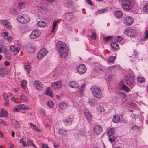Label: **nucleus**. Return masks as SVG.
<instances>
[{
  "label": "nucleus",
  "mask_w": 148,
  "mask_h": 148,
  "mask_svg": "<svg viewBox=\"0 0 148 148\" xmlns=\"http://www.w3.org/2000/svg\"><path fill=\"white\" fill-rule=\"evenodd\" d=\"M57 47L61 58H64L68 54V49L65 43L63 41H59L57 43Z\"/></svg>",
  "instance_id": "1"
},
{
  "label": "nucleus",
  "mask_w": 148,
  "mask_h": 148,
  "mask_svg": "<svg viewBox=\"0 0 148 148\" xmlns=\"http://www.w3.org/2000/svg\"><path fill=\"white\" fill-rule=\"evenodd\" d=\"M90 89L95 97L99 99L102 98V93L99 87L94 86H92Z\"/></svg>",
  "instance_id": "2"
},
{
  "label": "nucleus",
  "mask_w": 148,
  "mask_h": 148,
  "mask_svg": "<svg viewBox=\"0 0 148 148\" xmlns=\"http://www.w3.org/2000/svg\"><path fill=\"white\" fill-rule=\"evenodd\" d=\"M121 5L123 9L127 11L131 9L133 6L132 0H121Z\"/></svg>",
  "instance_id": "3"
},
{
  "label": "nucleus",
  "mask_w": 148,
  "mask_h": 148,
  "mask_svg": "<svg viewBox=\"0 0 148 148\" xmlns=\"http://www.w3.org/2000/svg\"><path fill=\"white\" fill-rule=\"evenodd\" d=\"M30 18L27 15L22 14L18 16L17 18V20L20 23L26 24L30 21Z\"/></svg>",
  "instance_id": "4"
},
{
  "label": "nucleus",
  "mask_w": 148,
  "mask_h": 148,
  "mask_svg": "<svg viewBox=\"0 0 148 148\" xmlns=\"http://www.w3.org/2000/svg\"><path fill=\"white\" fill-rule=\"evenodd\" d=\"M127 84L133 87L134 86V78L130 75H126L125 78Z\"/></svg>",
  "instance_id": "5"
},
{
  "label": "nucleus",
  "mask_w": 148,
  "mask_h": 148,
  "mask_svg": "<svg viewBox=\"0 0 148 148\" xmlns=\"http://www.w3.org/2000/svg\"><path fill=\"white\" fill-rule=\"evenodd\" d=\"M102 131V127L99 125H95L93 128V133L97 135H98L100 134Z\"/></svg>",
  "instance_id": "6"
},
{
  "label": "nucleus",
  "mask_w": 148,
  "mask_h": 148,
  "mask_svg": "<svg viewBox=\"0 0 148 148\" xmlns=\"http://www.w3.org/2000/svg\"><path fill=\"white\" fill-rule=\"evenodd\" d=\"M77 70L79 73L82 75L85 73L86 71V68L84 64H82L77 66Z\"/></svg>",
  "instance_id": "7"
},
{
  "label": "nucleus",
  "mask_w": 148,
  "mask_h": 148,
  "mask_svg": "<svg viewBox=\"0 0 148 148\" xmlns=\"http://www.w3.org/2000/svg\"><path fill=\"white\" fill-rule=\"evenodd\" d=\"M124 34L128 36L133 37L135 36L136 32L133 29H130L125 30Z\"/></svg>",
  "instance_id": "8"
},
{
  "label": "nucleus",
  "mask_w": 148,
  "mask_h": 148,
  "mask_svg": "<svg viewBox=\"0 0 148 148\" xmlns=\"http://www.w3.org/2000/svg\"><path fill=\"white\" fill-rule=\"evenodd\" d=\"M47 50L45 48H42L38 53L37 57L39 59H41L44 56H46L47 53Z\"/></svg>",
  "instance_id": "9"
},
{
  "label": "nucleus",
  "mask_w": 148,
  "mask_h": 148,
  "mask_svg": "<svg viewBox=\"0 0 148 148\" xmlns=\"http://www.w3.org/2000/svg\"><path fill=\"white\" fill-rule=\"evenodd\" d=\"M34 87L38 90H40L43 88V85L38 80H35L33 82Z\"/></svg>",
  "instance_id": "10"
},
{
  "label": "nucleus",
  "mask_w": 148,
  "mask_h": 148,
  "mask_svg": "<svg viewBox=\"0 0 148 148\" xmlns=\"http://www.w3.org/2000/svg\"><path fill=\"white\" fill-rule=\"evenodd\" d=\"M134 19L131 17L128 16L125 18L124 22L125 24L128 26L131 25L133 23Z\"/></svg>",
  "instance_id": "11"
},
{
  "label": "nucleus",
  "mask_w": 148,
  "mask_h": 148,
  "mask_svg": "<svg viewBox=\"0 0 148 148\" xmlns=\"http://www.w3.org/2000/svg\"><path fill=\"white\" fill-rule=\"evenodd\" d=\"M118 87L120 90L125 91L126 92H128L130 89L129 88L124 84L122 82H121L119 83Z\"/></svg>",
  "instance_id": "12"
},
{
  "label": "nucleus",
  "mask_w": 148,
  "mask_h": 148,
  "mask_svg": "<svg viewBox=\"0 0 148 148\" xmlns=\"http://www.w3.org/2000/svg\"><path fill=\"white\" fill-rule=\"evenodd\" d=\"M51 86L54 89L60 88L62 86V84L60 81L54 82L51 84Z\"/></svg>",
  "instance_id": "13"
},
{
  "label": "nucleus",
  "mask_w": 148,
  "mask_h": 148,
  "mask_svg": "<svg viewBox=\"0 0 148 148\" xmlns=\"http://www.w3.org/2000/svg\"><path fill=\"white\" fill-rule=\"evenodd\" d=\"M40 34V32L38 30H35L32 32L29 37L31 39H34L37 38Z\"/></svg>",
  "instance_id": "14"
},
{
  "label": "nucleus",
  "mask_w": 148,
  "mask_h": 148,
  "mask_svg": "<svg viewBox=\"0 0 148 148\" xmlns=\"http://www.w3.org/2000/svg\"><path fill=\"white\" fill-rule=\"evenodd\" d=\"M117 95L122 99V102H125L127 100V97L124 93L119 92L117 93Z\"/></svg>",
  "instance_id": "15"
},
{
  "label": "nucleus",
  "mask_w": 148,
  "mask_h": 148,
  "mask_svg": "<svg viewBox=\"0 0 148 148\" xmlns=\"http://www.w3.org/2000/svg\"><path fill=\"white\" fill-rule=\"evenodd\" d=\"M68 86L71 88H77L79 87L78 83L75 81H70L68 84Z\"/></svg>",
  "instance_id": "16"
},
{
  "label": "nucleus",
  "mask_w": 148,
  "mask_h": 148,
  "mask_svg": "<svg viewBox=\"0 0 148 148\" xmlns=\"http://www.w3.org/2000/svg\"><path fill=\"white\" fill-rule=\"evenodd\" d=\"M27 50L29 53H33L35 51V48L34 46L29 44L27 45Z\"/></svg>",
  "instance_id": "17"
},
{
  "label": "nucleus",
  "mask_w": 148,
  "mask_h": 148,
  "mask_svg": "<svg viewBox=\"0 0 148 148\" xmlns=\"http://www.w3.org/2000/svg\"><path fill=\"white\" fill-rule=\"evenodd\" d=\"M11 122L16 128H18L20 127V125L19 122L15 119H11Z\"/></svg>",
  "instance_id": "18"
},
{
  "label": "nucleus",
  "mask_w": 148,
  "mask_h": 148,
  "mask_svg": "<svg viewBox=\"0 0 148 148\" xmlns=\"http://www.w3.org/2000/svg\"><path fill=\"white\" fill-rule=\"evenodd\" d=\"M65 18L68 20H70L73 17V12L66 13Z\"/></svg>",
  "instance_id": "19"
},
{
  "label": "nucleus",
  "mask_w": 148,
  "mask_h": 148,
  "mask_svg": "<svg viewBox=\"0 0 148 148\" xmlns=\"http://www.w3.org/2000/svg\"><path fill=\"white\" fill-rule=\"evenodd\" d=\"M8 71L4 68H0V75L2 76L7 75L8 74Z\"/></svg>",
  "instance_id": "20"
},
{
  "label": "nucleus",
  "mask_w": 148,
  "mask_h": 148,
  "mask_svg": "<svg viewBox=\"0 0 148 148\" xmlns=\"http://www.w3.org/2000/svg\"><path fill=\"white\" fill-rule=\"evenodd\" d=\"M37 25L41 28H45L47 26L46 23L44 21H38L37 23Z\"/></svg>",
  "instance_id": "21"
},
{
  "label": "nucleus",
  "mask_w": 148,
  "mask_h": 148,
  "mask_svg": "<svg viewBox=\"0 0 148 148\" xmlns=\"http://www.w3.org/2000/svg\"><path fill=\"white\" fill-rule=\"evenodd\" d=\"M72 122V119L69 117L67 119L63 121L64 123L66 125H69L71 124Z\"/></svg>",
  "instance_id": "22"
},
{
  "label": "nucleus",
  "mask_w": 148,
  "mask_h": 148,
  "mask_svg": "<svg viewBox=\"0 0 148 148\" xmlns=\"http://www.w3.org/2000/svg\"><path fill=\"white\" fill-rule=\"evenodd\" d=\"M115 130L114 128H110L107 131V134L108 136H114L115 134Z\"/></svg>",
  "instance_id": "23"
},
{
  "label": "nucleus",
  "mask_w": 148,
  "mask_h": 148,
  "mask_svg": "<svg viewBox=\"0 0 148 148\" xmlns=\"http://www.w3.org/2000/svg\"><path fill=\"white\" fill-rule=\"evenodd\" d=\"M10 49L11 51L15 52L16 54L19 53L20 48L18 47L15 48L14 46H11L10 47Z\"/></svg>",
  "instance_id": "24"
},
{
  "label": "nucleus",
  "mask_w": 148,
  "mask_h": 148,
  "mask_svg": "<svg viewBox=\"0 0 148 148\" xmlns=\"http://www.w3.org/2000/svg\"><path fill=\"white\" fill-rule=\"evenodd\" d=\"M114 15L115 17L117 18H120L123 16V13L120 10H117L115 12Z\"/></svg>",
  "instance_id": "25"
},
{
  "label": "nucleus",
  "mask_w": 148,
  "mask_h": 148,
  "mask_svg": "<svg viewBox=\"0 0 148 148\" xmlns=\"http://www.w3.org/2000/svg\"><path fill=\"white\" fill-rule=\"evenodd\" d=\"M1 112L0 113V116L1 117H7L8 116V113L5 110H4L3 108H1Z\"/></svg>",
  "instance_id": "26"
},
{
  "label": "nucleus",
  "mask_w": 148,
  "mask_h": 148,
  "mask_svg": "<svg viewBox=\"0 0 148 148\" xmlns=\"http://www.w3.org/2000/svg\"><path fill=\"white\" fill-rule=\"evenodd\" d=\"M111 46L112 48L114 49L118 50L119 49V45L114 42H112L111 43Z\"/></svg>",
  "instance_id": "27"
},
{
  "label": "nucleus",
  "mask_w": 148,
  "mask_h": 148,
  "mask_svg": "<svg viewBox=\"0 0 148 148\" xmlns=\"http://www.w3.org/2000/svg\"><path fill=\"white\" fill-rule=\"evenodd\" d=\"M84 114L88 120L90 121L92 119V116L91 114L88 111H86L84 112Z\"/></svg>",
  "instance_id": "28"
},
{
  "label": "nucleus",
  "mask_w": 148,
  "mask_h": 148,
  "mask_svg": "<svg viewBox=\"0 0 148 148\" xmlns=\"http://www.w3.org/2000/svg\"><path fill=\"white\" fill-rule=\"evenodd\" d=\"M59 133L61 135H67V131L66 130H64L63 128H60L58 131Z\"/></svg>",
  "instance_id": "29"
},
{
  "label": "nucleus",
  "mask_w": 148,
  "mask_h": 148,
  "mask_svg": "<svg viewBox=\"0 0 148 148\" xmlns=\"http://www.w3.org/2000/svg\"><path fill=\"white\" fill-rule=\"evenodd\" d=\"M45 94L47 95H49L51 97H52V93L51 90V88L48 87L45 91Z\"/></svg>",
  "instance_id": "30"
},
{
  "label": "nucleus",
  "mask_w": 148,
  "mask_h": 148,
  "mask_svg": "<svg viewBox=\"0 0 148 148\" xmlns=\"http://www.w3.org/2000/svg\"><path fill=\"white\" fill-rule=\"evenodd\" d=\"M120 119L119 116L117 114H115L113 117L112 121L115 123H117L119 121Z\"/></svg>",
  "instance_id": "31"
},
{
  "label": "nucleus",
  "mask_w": 148,
  "mask_h": 148,
  "mask_svg": "<svg viewBox=\"0 0 148 148\" xmlns=\"http://www.w3.org/2000/svg\"><path fill=\"white\" fill-rule=\"evenodd\" d=\"M67 104L66 103L64 102H62L60 103L59 105L60 108L62 109H65L67 108Z\"/></svg>",
  "instance_id": "32"
},
{
  "label": "nucleus",
  "mask_w": 148,
  "mask_h": 148,
  "mask_svg": "<svg viewBox=\"0 0 148 148\" xmlns=\"http://www.w3.org/2000/svg\"><path fill=\"white\" fill-rule=\"evenodd\" d=\"M34 144V143L32 140L29 138H28L27 142H26V147H29L31 145L32 146Z\"/></svg>",
  "instance_id": "33"
},
{
  "label": "nucleus",
  "mask_w": 148,
  "mask_h": 148,
  "mask_svg": "<svg viewBox=\"0 0 148 148\" xmlns=\"http://www.w3.org/2000/svg\"><path fill=\"white\" fill-rule=\"evenodd\" d=\"M85 85L83 84L82 85L79 89V92L80 96H82L84 94V90L85 88Z\"/></svg>",
  "instance_id": "34"
},
{
  "label": "nucleus",
  "mask_w": 148,
  "mask_h": 148,
  "mask_svg": "<svg viewBox=\"0 0 148 148\" xmlns=\"http://www.w3.org/2000/svg\"><path fill=\"white\" fill-rule=\"evenodd\" d=\"M123 40L122 37L120 36H116L114 37V41L116 42H119Z\"/></svg>",
  "instance_id": "35"
},
{
  "label": "nucleus",
  "mask_w": 148,
  "mask_h": 148,
  "mask_svg": "<svg viewBox=\"0 0 148 148\" xmlns=\"http://www.w3.org/2000/svg\"><path fill=\"white\" fill-rule=\"evenodd\" d=\"M97 109L98 112H102L105 111L104 107L101 106H99L97 107Z\"/></svg>",
  "instance_id": "36"
},
{
  "label": "nucleus",
  "mask_w": 148,
  "mask_h": 148,
  "mask_svg": "<svg viewBox=\"0 0 148 148\" xmlns=\"http://www.w3.org/2000/svg\"><path fill=\"white\" fill-rule=\"evenodd\" d=\"M20 98L24 102H27L28 101V99L27 97L24 95H23L20 96Z\"/></svg>",
  "instance_id": "37"
},
{
  "label": "nucleus",
  "mask_w": 148,
  "mask_h": 148,
  "mask_svg": "<svg viewBox=\"0 0 148 148\" xmlns=\"http://www.w3.org/2000/svg\"><path fill=\"white\" fill-rule=\"evenodd\" d=\"M27 27L25 26L21 27L19 28V30L22 33H24L27 31Z\"/></svg>",
  "instance_id": "38"
},
{
  "label": "nucleus",
  "mask_w": 148,
  "mask_h": 148,
  "mask_svg": "<svg viewBox=\"0 0 148 148\" xmlns=\"http://www.w3.org/2000/svg\"><path fill=\"white\" fill-rule=\"evenodd\" d=\"M108 137V140L111 143L114 142L116 139V137L114 136H111Z\"/></svg>",
  "instance_id": "39"
},
{
  "label": "nucleus",
  "mask_w": 148,
  "mask_h": 148,
  "mask_svg": "<svg viewBox=\"0 0 148 148\" xmlns=\"http://www.w3.org/2000/svg\"><path fill=\"white\" fill-rule=\"evenodd\" d=\"M26 5V3L23 2H21L19 3L18 4V7L20 9H23L25 7Z\"/></svg>",
  "instance_id": "40"
},
{
  "label": "nucleus",
  "mask_w": 148,
  "mask_h": 148,
  "mask_svg": "<svg viewBox=\"0 0 148 148\" xmlns=\"http://www.w3.org/2000/svg\"><path fill=\"white\" fill-rule=\"evenodd\" d=\"M57 23L58 21H54L53 22L52 29L51 30V32L53 33H54V30L55 29V28L57 26Z\"/></svg>",
  "instance_id": "41"
},
{
  "label": "nucleus",
  "mask_w": 148,
  "mask_h": 148,
  "mask_svg": "<svg viewBox=\"0 0 148 148\" xmlns=\"http://www.w3.org/2000/svg\"><path fill=\"white\" fill-rule=\"evenodd\" d=\"M113 38L112 36H109L103 38V40L105 41L108 42L109 40H111Z\"/></svg>",
  "instance_id": "42"
},
{
  "label": "nucleus",
  "mask_w": 148,
  "mask_h": 148,
  "mask_svg": "<svg viewBox=\"0 0 148 148\" xmlns=\"http://www.w3.org/2000/svg\"><path fill=\"white\" fill-rule=\"evenodd\" d=\"M116 57L115 56H111L108 58V62H113L116 59Z\"/></svg>",
  "instance_id": "43"
},
{
  "label": "nucleus",
  "mask_w": 148,
  "mask_h": 148,
  "mask_svg": "<svg viewBox=\"0 0 148 148\" xmlns=\"http://www.w3.org/2000/svg\"><path fill=\"white\" fill-rule=\"evenodd\" d=\"M92 35H88V36L90 38H94L95 40L96 39V34L95 33V30H93L92 32Z\"/></svg>",
  "instance_id": "44"
},
{
  "label": "nucleus",
  "mask_w": 148,
  "mask_h": 148,
  "mask_svg": "<svg viewBox=\"0 0 148 148\" xmlns=\"http://www.w3.org/2000/svg\"><path fill=\"white\" fill-rule=\"evenodd\" d=\"M137 79V81L140 83L143 82L145 81L144 78L141 76L138 77Z\"/></svg>",
  "instance_id": "45"
},
{
  "label": "nucleus",
  "mask_w": 148,
  "mask_h": 148,
  "mask_svg": "<svg viewBox=\"0 0 148 148\" xmlns=\"http://www.w3.org/2000/svg\"><path fill=\"white\" fill-rule=\"evenodd\" d=\"M20 106L21 109L28 110L30 108L28 106L24 104H21Z\"/></svg>",
  "instance_id": "46"
},
{
  "label": "nucleus",
  "mask_w": 148,
  "mask_h": 148,
  "mask_svg": "<svg viewBox=\"0 0 148 148\" xmlns=\"http://www.w3.org/2000/svg\"><path fill=\"white\" fill-rule=\"evenodd\" d=\"M25 69L27 71V74H29L30 72V66L29 65H25L24 66Z\"/></svg>",
  "instance_id": "47"
},
{
  "label": "nucleus",
  "mask_w": 148,
  "mask_h": 148,
  "mask_svg": "<svg viewBox=\"0 0 148 148\" xmlns=\"http://www.w3.org/2000/svg\"><path fill=\"white\" fill-rule=\"evenodd\" d=\"M143 10L145 12H148V3L146 4L143 8Z\"/></svg>",
  "instance_id": "48"
},
{
  "label": "nucleus",
  "mask_w": 148,
  "mask_h": 148,
  "mask_svg": "<svg viewBox=\"0 0 148 148\" xmlns=\"http://www.w3.org/2000/svg\"><path fill=\"white\" fill-rule=\"evenodd\" d=\"M108 10L107 9H102L100 10H98V12L99 14H101L107 12Z\"/></svg>",
  "instance_id": "49"
},
{
  "label": "nucleus",
  "mask_w": 148,
  "mask_h": 148,
  "mask_svg": "<svg viewBox=\"0 0 148 148\" xmlns=\"http://www.w3.org/2000/svg\"><path fill=\"white\" fill-rule=\"evenodd\" d=\"M30 125L31 127L33 129L35 130L38 131H40L39 130L37 129V127L35 125H33L32 123H30Z\"/></svg>",
  "instance_id": "50"
},
{
  "label": "nucleus",
  "mask_w": 148,
  "mask_h": 148,
  "mask_svg": "<svg viewBox=\"0 0 148 148\" xmlns=\"http://www.w3.org/2000/svg\"><path fill=\"white\" fill-rule=\"evenodd\" d=\"M89 104L92 106H94L96 104V102L95 100H92L91 101L88 102Z\"/></svg>",
  "instance_id": "51"
},
{
  "label": "nucleus",
  "mask_w": 148,
  "mask_h": 148,
  "mask_svg": "<svg viewBox=\"0 0 148 148\" xmlns=\"http://www.w3.org/2000/svg\"><path fill=\"white\" fill-rule=\"evenodd\" d=\"M148 38V30H146L144 33L143 38L144 39H147Z\"/></svg>",
  "instance_id": "52"
},
{
  "label": "nucleus",
  "mask_w": 148,
  "mask_h": 148,
  "mask_svg": "<svg viewBox=\"0 0 148 148\" xmlns=\"http://www.w3.org/2000/svg\"><path fill=\"white\" fill-rule=\"evenodd\" d=\"M27 84V82L26 81L24 80H23L21 83V85L22 87L23 88H25Z\"/></svg>",
  "instance_id": "53"
},
{
  "label": "nucleus",
  "mask_w": 148,
  "mask_h": 148,
  "mask_svg": "<svg viewBox=\"0 0 148 148\" xmlns=\"http://www.w3.org/2000/svg\"><path fill=\"white\" fill-rule=\"evenodd\" d=\"M47 106L50 107H52L53 106V103L51 101H49L47 102Z\"/></svg>",
  "instance_id": "54"
},
{
  "label": "nucleus",
  "mask_w": 148,
  "mask_h": 148,
  "mask_svg": "<svg viewBox=\"0 0 148 148\" xmlns=\"http://www.w3.org/2000/svg\"><path fill=\"white\" fill-rule=\"evenodd\" d=\"M0 123L4 126H6L8 125L7 124L1 119H0Z\"/></svg>",
  "instance_id": "55"
},
{
  "label": "nucleus",
  "mask_w": 148,
  "mask_h": 148,
  "mask_svg": "<svg viewBox=\"0 0 148 148\" xmlns=\"http://www.w3.org/2000/svg\"><path fill=\"white\" fill-rule=\"evenodd\" d=\"M20 106V105H18L16 106L14 109V111L17 112H18L21 109Z\"/></svg>",
  "instance_id": "56"
},
{
  "label": "nucleus",
  "mask_w": 148,
  "mask_h": 148,
  "mask_svg": "<svg viewBox=\"0 0 148 148\" xmlns=\"http://www.w3.org/2000/svg\"><path fill=\"white\" fill-rule=\"evenodd\" d=\"M19 142L20 143H22V145L23 147H26V142L24 141L23 138H22L20 140Z\"/></svg>",
  "instance_id": "57"
},
{
  "label": "nucleus",
  "mask_w": 148,
  "mask_h": 148,
  "mask_svg": "<svg viewBox=\"0 0 148 148\" xmlns=\"http://www.w3.org/2000/svg\"><path fill=\"white\" fill-rule=\"evenodd\" d=\"M131 129L132 130H136L138 129V127L136 125H134L131 127Z\"/></svg>",
  "instance_id": "58"
},
{
  "label": "nucleus",
  "mask_w": 148,
  "mask_h": 148,
  "mask_svg": "<svg viewBox=\"0 0 148 148\" xmlns=\"http://www.w3.org/2000/svg\"><path fill=\"white\" fill-rule=\"evenodd\" d=\"M5 56L8 59L10 60L11 59V55L9 52L5 54Z\"/></svg>",
  "instance_id": "59"
},
{
  "label": "nucleus",
  "mask_w": 148,
  "mask_h": 148,
  "mask_svg": "<svg viewBox=\"0 0 148 148\" xmlns=\"http://www.w3.org/2000/svg\"><path fill=\"white\" fill-rule=\"evenodd\" d=\"M5 26V27L8 29H11V27L10 25V24L9 22L6 24V25Z\"/></svg>",
  "instance_id": "60"
},
{
  "label": "nucleus",
  "mask_w": 148,
  "mask_h": 148,
  "mask_svg": "<svg viewBox=\"0 0 148 148\" xmlns=\"http://www.w3.org/2000/svg\"><path fill=\"white\" fill-rule=\"evenodd\" d=\"M16 13V11L14 9H11L10 10V13L11 14H15Z\"/></svg>",
  "instance_id": "61"
},
{
  "label": "nucleus",
  "mask_w": 148,
  "mask_h": 148,
  "mask_svg": "<svg viewBox=\"0 0 148 148\" xmlns=\"http://www.w3.org/2000/svg\"><path fill=\"white\" fill-rule=\"evenodd\" d=\"M3 96L4 99L8 98V96L7 95V94L5 92L4 93Z\"/></svg>",
  "instance_id": "62"
},
{
  "label": "nucleus",
  "mask_w": 148,
  "mask_h": 148,
  "mask_svg": "<svg viewBox=\"0 0 148 148\" xmlns=\"http://www.w3.org/2000/svg\"><path fill=\"white\" fill-rule=\"evenodd\" d=\"M40 113L42 115H45V111L43 109H41L40 110Z\"/></svg>",
  "instance_id": "63"
},
{
  "label": "nucleus",
  "mask_w": 148,
  "mask_h": 148,
  "mask_svg": "<svg viewBox=\"0 0 148 148\" xmlns=\"http://www.w3.org/2000/svg\"><path fill=\"white\" fill-rule=\"evenodd\" d=\"M86 1L88 4L91 5H92L93 4L91 0H86Z\"/></svg>",
  "instance_id": "64"
}]
</instances>
